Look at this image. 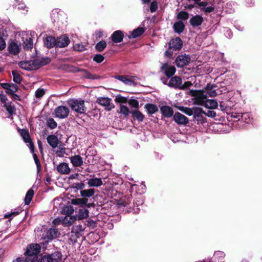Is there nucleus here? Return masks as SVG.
Wrapping results in <instances>:
<instances>
[{
    "instance_id": "obj_1",
    "label": "nucleus",
    "mask_w": 262,
    "mask_h": 262,
    "mask_svg": "<svg viewBox=\"0 0 262 262\" xmlns=\"http://www.w3.org/2000/svg\"><path fill=\"white\" fill-rule=\"evenodd\" d=\"M40 249V246L37 244L28 245L25 253L27 258L26 262H37V254L39 253Z\"/></svg>"
},
{
    "instance_id": "obj_2",
    "label": "nucleus",
    "mask_w": 262,
    "mask_h": 262,
    "mask_svg": "<svg viewBox=\"0 0 262 262\" xmlns=\"http://www.w3.org/2000/svg\"><path fill=\"white\" fill-rule=\"evenodd\" d=\"M192 95L196 97V100L199 104L204 105L207 108L214 109L217 107V101L213 99H207V95H204L203 92H197V94Z\"/></svg>"
},
{
    "instance_id": "obj_3",
    "label": "nucleus",
    "mask_w": 262,
    "mask_h": 262,
    "mask_svg": "<svg viewBox=\"0 0 262 262\" xmlns=\"http://www.w3.org/2000/svg\"><path fill=\"white\" fill-rule=\"evenodd\" d=\"M69 104L73 111L79 114H84L86 110L84 100L77 99L71 100L69 101Z\"/></svg>"
},
{
    "instance_id": "obj_4",
    "label": "nucleus",
    "mask_w": 262,
    "mask_h": 262,
    "mask_svg": "<svg viewBox=\"0 0 262 262\" xmlns=\"http://www.w3.org/2000/svg\"><path fill=\"white\" fill-rule=\"evenodd\" d=\"M176 69L174 66L169 64L168 62L161 63L160 72L167 77L170 78L175 74Z\"/></svg>"
},
{
    "instance_id": "obj_5",
    "label": "nucleus",
    "mask_w": 262,
    "mask_h": 262,
    "mask_svg": "<svg viewBox=\"0 0 262 262\" xmlns=\"http://www.w3.org/2000/svg\"><path fill=\"white\" fill-rule=\"evenodd\" d=\"M96 102L107 111H110L115 107L112 99L108 97H99L97 99Z\"/></svg>"
},
{
    "instance_id": "obj_6",
    "label": "nucleus",
    "mask_w": 262,
    "mask_h": 262,
    "mask_svg": "<svg viewBox=\"0 0 262 262\" xmlns=\"http://www.w3.org/2000/svg\"><path fill=\"white\" fill-rule=\"evenodd\" d=\"M216 86L213 84H208L206 87L204 88L203 91H200L199 92L204 93V95H207V96L213 97L217 95V93L215 92V88ZM192 94H197L196 91H191Z\"/></svg>"
},
{
    "instance_id": "obj_7",
    "label": "nucleus",
    "mask_w": 262,
    "mask_h": 262,
    "mask_svg": "<svg viewBox=\"0 0 262 262\" xmlns=\"http://www.w3.org/2000/svg\"><path fill=\"white\" fill-rule=\"evenodd\" d=\"M31 64L32 67V70H36L40 67L45 66L51 61V59L49 57H43L40 59H35L30 60Z\"/></svg>"
},
{
    "instance_id": "obj_8",
    "label": "nucleus",
    "mask_w": 262,
    "mask_h": 262,
    "mask_svg": "<svg viewBox=\"0 0 262 262\" xmlns=\"http://www.w3.org/2000/svg\"><path fill=\"white\" fill-rule=\"evenodd\" d=\"M69 112L70 110L68 107L60 105L55 110V117L59 119H64L68 116Z\"/></svg>"
},
{
    "instance_id": "obj_9",
    "label": "nucleus",
    "mask_w": 262,
    "mask_h": 262,
    "mask_svg": "<svg viewBox=\"0 0 262 262\" xmlns=\"http://www.w3.org/2000/svg\"><path fill=\"white\" fill-rule=\"evenodd\" d=\"M20 134L22 137L23 140L25 143H28V146L29 147L31 151L34 152V146L32 141L31 140L29 132L25 129H21L20 131Z\"/></svg>"
},
{
    "instance_id": "obj_10",
    "label": "nucleus",
    "mask_w": 262,
    "mask_h": 262,
    "mask_svg": "<svg viewBox=\"0 0 262 262\" xmlns=\"http://www.w3.org/2000/svg\"><path fill=\"white\" fill-rule=\"evenodd\" d=\"M190 61V57L188 55H179L176 59V64L177 67L180 68H183L186 65H188Z\"/></svg>"
},
{
    "instance_id": "obj_11",
    "label": "nucleus",
    "mask_w": 262,
    "mask_h": 262,
    "mask_svg": "<svg viewBox=\"0 0 262 262\" xmlns=\"http://www.w3.org/2000/svg\"><path fill=\"white\" fill-rule=\"evenodd\" d=\"M183 42L179 37L172 39L169 43V49L177 51L180 50L182 47Z\"/></svg>"
},
{
    "instance_id": "obj_12",
    "label": "nucleus",
    "mask_w": 262,
    "mask_h": 262,
    "mask_svg": "<svg viewBox=\"0 0 262 262\" xmlns=\"http://www.w3.org/2000/svg\"><path fill=\"white\" fill-rule=\"evenodd\" d=\"M173 119L179 125H185L188 123L187 117L179 112L175 113L173 115Z\"/></svg>"
},
{
    "instance_id": "obj_13",
    "label": "nucleus",
    "mask_w": 262,
    "mask_h": 262,
    "mask_svg": "<svg viewBox=\"0 0 262 262\" xmlns=\"http://www.w3.org/2000/svg\"><path fill=\"white\" fill-rule=\"evenodd\" d=\"M56 41V47L63 48L67 47L70 43L69 37L66 35H62L58 37Z\"/></svg>"
},
{
    "instance_id": "obj_14",
    "label": "nucleus",
    "mask_w": 262,
    "mask_h": 262,
    "mask_svg": "<svg viewBox=\"0 0 262 262\" xmlns=\"http://www.w3.org/2000/svg\"><path fill=\"white\" fill-rule=\"evenodd\" d=\"M182 79L179 76L172 77L167 84L170 87L180 89L182 84Z\"/></svg>"
},
{
    "instance_id": "obj_15",
    "label": "nucleus",
    "mask_w": 262,
    "mask_h": 262,
    "mask_svg": "<svg viewBox=\"0 0 262 262\" xmlns=\"http://www.w3.org/2000/svg\"><path fill=\"white\" fill-rule=\"evenodd\" d=\"M204 19L202 16L196 15L192 16L189 20L190 24L193 27L200 26L203 22Z\"/></svg>"
},
{
    "instance_id": "obj_16",
    "label": "nucleus",
    "mask_w": 262,
    "mask_h": 262,
    "mask_svg": "<svg viewBox=\"0 0 262 262\" xmlns=\"http://www.w3.org/2000/svg\"><path fill=\"white\" fill-rule=\"evenodd\" d=\"M160 112L162 115L166 118H170L173 114L172 108L167 105L162 106L160 108Z\"/></svg>"
},
{
    "instance_id": "obj_17",
    "label": "nucleus",
    "mask_w": 262,
    "mask_h": 262,
    "mask_svg": "<svg viewBox=\"0 0 262 262\" xmlns=\"http://www.w3.org/2000/svg\"><path fill=\"white\" fill-rule=\"evenodd\" d=\"M115 78L122 81L126 85L134 86L136 84V82L132 79V78H128L127 76L118 75L116 76Z\"/></svg>"
},
{
    "instance_id": "obj_18",
    "label": "nucleus",
    "mask_w": 262,
    "mask_h": 262,
    "mask_svg": "<svg viewBox=\"0 0 262 262\" xmlns=\"http://www.w3.org/2000/svg\"><path fill=\"white\" fill-rule=\"evenodd\" d=\"M57 171L62 174H68L71 171V169L67 163H61L57 167Z\"/></svg>"
},
{
    "instance_id": "obj_19",
    "label": "nucleus",
    "mask_w": 262,
    "mask_h": 262,
    "mask_svg": "<svg viewBox=\"0 0 262 262\" xmlns=\"http://www.w3.org/2000/svg\"><path fill=\"white\" fill-rule=\"evenodd\" d=\"M44 45L49 49L56 46V41L54 37L47 36L43 39Z\"/></svg>"
},
{
    "instance_id": "obj_20",
    "label": "nucleus",
    "mask_w": 262,
    "mask_h": 262,
    "mask_svg": "<svg viewBox=\"0 0 262 262\" xmlns=\"http://www.w3.org/2000/svg\"><path fill=\"white\" fill-rule=\"evenodd\" d=\"M70 161L73 166L79 167L83 164V159L79 155H75L70 158Z\"/></svg>"
},
{
    "instance_id": "obj_21",
    "label": "nucleus",
    "mask_w": 262,
    "mask_h": 262,
    "mask_svg": "<svg viewBox=\"0 0 262 262\" xmlns=\"http://www.w3.org/2000/svg\"><path fill=\"white\" fill-rule=\"evenodd\" d=\"M123 33L120 30L115 31L111 36L112 40L115 43L121 42L123 40Z\"/></svg>"
},
{
    "instance_id": "obj_22",
    "label": "nucleus",
    "mask_w": 262,
    "mask_h": 262,
    "mask_svg": "<svg viewBox=\"0 0 262 262\" xmlns=\"http://www.w3.org/2000/svg\"><path fill=\"white\" fill-rule=\"evenodd\" d=\"M49 144L53 148H56L59 143V140L56 136L54 135H49L47 138Z\"/></svg>"
},
{
    "instance_id": "obj_23",
    "label": "nucleus",
    "mask_w": 262,
    "mask_h": 262,
    "mask_svg": "<svg viewBox=\"0 0 262 262\" xmlns=\"http://www.w3.org/2000/svg\"><path fill=\"white\" fill-rule=\"evenodd\" d=\"M88 184L89 187H99L103 184L101 178H95L88 180Z\"/></svg>"
},
{
    "instance_id": "obj_24",
    "label": "nucleus",
    "mask_w": 262,
    "mask_h": 262,
    "mask_svg": "<svg viewBox=\"0 0 262 262\" xmlns=\"http://www.w3.org/2000/svg\"><path fill=\"white\" fill-rule=\"evenodd\" d=\"M23 47L25 49L29 50H31L33 46V40L31 37L26 36L25 38L23 37Z\"/></svg>"
},
{
    "instance_id": "obj_25",
    "label": "nucleus",
    "mask_w": 262,
    "mask_h": 262,
    "mask_svg": "<svg viewBox=\"0 0 262 262\" xmlns=\"http://www.w3.org/2000/svg\"><path fill=\"white\" fill-rule=\"evenodd\" d=\"M185 29V25L182 21L180 20L174 24L173 29L174 31L178 34H180L183 32Z\"/></svg>"
},
{
    "instance_id": "obj_26",
    "label": "nucleus",
    "mask_w": 262,
    "mask_h": 262,
    "mask_svg": "<svg viewBox=\"0 0 262 262\" xmlns=\"http://www.w3.org/2000/svg\"><path fill=\"white\" fill-rule=\"evenodd\" d=\"M76 71L83 72V77L87 79L94 80V79H98L100 78V77L99 76L96 75V74H93L90 73L89 72H88L86 70H81V69H78L76 70Z\"/></svg>"
},
{
    "instance_id": "obj_27",
    "label": "nucleus",
    "mask_w": 262,
    "mask_h": 262,
    "mask_svg": "<svg viewBox=\"0 0 262 262\" xmlns=\"http://www.w3.org/2000/svg\"><path fill=\"white\" fill-rule=\"evenodd\" d=\"M95 192V190L94 189L90 188L88 189H84L80 191V195L84 198L88 199V198H90L93 196Z\"/></svg>"
},
{
    "instance_id": "obj_28",
    "label": "nucleus",
    "mask_w": 262,
    "mask_h": 262,
    "mask_svg": "<svg viewBox=\"0 0 262 262\" xmlns=\"http://www.w3.org/2000/svg\"><path fill=\"white\" fill-rule=\"evenodd\" d=\"M8 49L10 53L17 55L19 52L20 48L16 42H11L8 46Z\"/></svg>"
},
{
    "instance_id": "obj_29",
    "label": "nucleus",
    "mask_w": 262,
    "mask_h": 262,
    "mask_svg": "<svg viewBox=\"0 0 262 262\" xmlns=\"http://www.w3.org/2000/svg\"><path fill=\"white\" fill-rule=\"evenodd\" d=\"M76 220L74 216H66L62 218V225L64 226H70L72 225Z\"/></svg>"
},
{
    "instance_id": "obj_30",
    "label": "nucleus",
    "mask_w": 262,
    "mask_h": 262,
    "mask_svg": "<svg viewBox=\"0 0 262 262\" xmlns=\"http://www.w3.org/2000/svg\"><path fill=\"white\" fill-rule=\"evenodd\" d=\"M144 108L149 114H153L158 111V107L152 103H147L144 106Z\"/></svg>"
},
{
    "instance_id": "obj_31",
    "label": "nucleus",
    "mask_w": 262,
    "mask_h": 262,
    "mask_svg": "<svg viewBox=\"0 0 262 262\" xmlns=\"http://www.w3.org/2000/svg\"><path fill=\"white\" fill-rule=\"evenodd\" d=\"M52 262H59L62 258V255L60 252L56 251L51 254H49Z\"/></svg>"
},
{
    "instance_id": "obj_32",
    "label": "nucleus",
    "mask_w": 262,
    "mask_h": 262,
    "mask_svg": "<svg viewBox=\"0 0 262 262\" xmlns=\"http://www.w3.org/2000/svg\"><path fill=\"white\" fill-rule=\"evenodd\" d=\"M144 29L142 27H138V28L134 30L129 36L130 38H136L141 35L144 32Z\"/></svg>"
},
{
    "instance_id": "obj_33",
    "label": "nucleus",
    "mask_w": 262,
    "mask_h": 262,
    "mask_svg": "<svg viewBox=\"0 0 262 262\" xmlns=\"http://www.w3.org/2000/svg\"><path fill=\"white\" fill-rule=\"evenodd\" d=\"M19 67L27 71H32V67L30 61H21L19 62Z\"/></svg>"
},
{
    "instance_id": "obj_34",
    "label": "nucleus",
    "mask_w": 262,
    "mask_h": 262,
    "mask_svg": "<svg viewBox=\"0 0 262 262\" xmlns=\"http://www.w3.org/2000/svg\"><path fill=\"white\" fill-rule=\"evenodd\" d=\"M117 112L122 114L125 117H126L129 115L130 113H132L128 108V107L124 104H120L119 110L117 111Z\"/></svg>"
},
{
    "instance_id": "obj_35",
    "label": "nucleus",
    "mask_w": 262,
    "mask_h": 262,
    "mask_svg": "<svg viewBox=\"0 0 262 262\" xmlns=\"http://www.w3.org/2000/svg\"><path fill=\"white\" fill-rule=\"evenodd\" d=\"M89 216V211L86 209H81L78 211L77 217L79 220L86 219Z\"/></svg>"
},
{
    "instance_id": "obj_36",
    "label": "nucleus",
    "mask_w": 262,
    "mask_h": 262,
    "mask_svg": "<svg viewBox=\"0 0 262 262\" xmlns=\"http://www.w3.org/2000/svg\"><path fill=\"white\" fill-rule=\"evenodd\" d=\"M47 234L48 238L52 239L58 236V230L56 228L50 229L48 230Z\"/></svg>"
},
{
    "instance_id": "obj_37",
    "label": "nucleus",
    "mask_w": 262,
    "mask_h": 262,
    "mask_svg": "<svg viewBox=\"0 0 262 262\" xmlns=\"http://www.w3.org/2000/svg\"><path fill=\"white\" fill-rule=\"evenodd\" d=\"M88 202V199L86 198H79L73 199L72 201V203L74 205H85Z\"/></svg>"
},
{
    "instance_id": "obj_38",
    "label": "nucleus",
    "mask_w": 262,
    "mask_h": 262,
    "mask_svg": "<svg viewBox=\"0 0 262 262\" xmlns=\"http://www.w3.org/2000/svg\"><path fill=\"white\" fill-rule=\"evenodd\" d=\"M33 195L34 191L33 189H30L27 191L24 200L26 204L28 205L30 204L33 196Z\"/></svg>"
},
{
    "instance_id": "obj_39",
    "label": "nucleus",
    "mask_w": 262,
    "mask_h": 262,
    "mask_svg": "<svg viewBox=\"0 0 262 262\" xmlns=\"http://www.w3.org/2000/svg\"><path fill=\"white\" fill-rule=\"evenodd\" d=\"M106 42L104 40H101L95 46V49L98 52L103 51L106 47Z\"/></svg>"
},
{
    "instance_id": "obj_40",
    "label": "nucleus",
    "mask_w": 262,
    "mask_h": 262,
    "mask_svg": "<svg viewBox=\"0 0 262 262\" xmlns=\"http://www.w3.org/2000/svg\"><path fill=\"white\" fill-rule=\"evenodd\" d=\"M133 117L139 121H142L144 118V116L140 111L136 110L132 112Z\"/></svg>"
},
{
    "instance_id": "obj_41",
    "label": "nucleus",
    "mask_w": 262,
    "mask_h": 262,
    "mask_svg": "<svg viewBox=\"0 0 262 262\" xmlns=\"http://www.w3.org/2000/svg\"><path fill=\"white\" fill-rule=\"evenodd\" d=\"M177 18L178 19L186 20L189 18V14L186 11H181L177 14Z\"/></svg>"
},
{
    "instance_id": "obj_42",
    "label": "nucleus",
    "mask_w": 262,
    "mask_h": 262,
    "mask_svg": "<svg viewBox=\"0 0 262 262\" xmlns=\"http://www.w3.org/2000/svg\"><path fill=\"white\" fill-rule=\"evenodd\" d=\"M47 125L50 129H54L57 126V123L54 120V119L50 118L48 119L47 121Z\"/></svg>"
},
{
    "instance_id": "obj_43",
    "label": "nucleus",
    "mask_w": 262,
    "mask_h": 262,
    "mask_svg": "<svg viewBox=\"0 0 262 262\" xmlns=\"http://www.w3.org/2000/svg\"><path fill=\"white\" fill-rule=\"evenodd\" d=\"M5 107L7 111L10 115H12L15 114L16 109L14 105L11 103H8L5 104Z\"/></svg>"
},
{
    "instance_id": "obj_44",
    "label": "nucleus",
    "mask_w": 262,
    "mask_h": 262,
    "mask_svg": "<svg viewBox=\"0 0 262 262\" xmlns=\"http://www.w3.org/2000/svg\"><path fill=\"white\" fill-rule=\"evenodd\" d=\"M12 74L13 77V81L16 83H20L21 81V78L18 72L16 71H13Z\"/></svg>"
},
{
    "instance_id": "obj_45",
    "label": "nucleus",
    "mask_w": 262,
    "mask_h": 262,
    "mask_svg": "<svg viewBox=\"0 0 262 262\" xmlns=\"http://www.w3.org/2000/svg\"><path fill=\"white\" fill-rule=\"evenodd\" d=\"M18 90V86L16 84L10 83L9 91H7V94H11L15 93Z\"/></svg>"
},
{
    "instance_id": "obj_46",
    "label": "nucleus",
    "mask_w": 262,
    "mask_h": 262,
    "mask_svg": "<svg viewBox=\"0 0 262 262\" xmlns=\"http://www.w3.org/2000/svg\"><path fill=\"white\" fill-rule=\"evenodd\" d=\"M115 101L117 103H119L120 104H123V103H126L128 101V99L126 97H122V96H118L117 97Z\"/></svg>"
},
{
    "instance_id": "obj_47",
    "label": "nucleus",
    "mask_w": 262,
    "mask_h": 262,
    "mask_svg": "<svg viewBox=\"0 0 262 262\" xmlns=\"http://www.w3.org/2000/svg\"><path fill=\"white\" fill-rule=\"evenodd\" d=\"M127 103L133 107L138 108L139 107V102L134 99H131L128 100Z\"/></svg>"
},
{
    "instance_id": "obj_48",
    "label": "nucleus",
    "mask_w": 262,
    "mask_h": 262,
    "mask_svg": "<svg viewBox=\"0 0 262 262\" xmlns=\"http://www.w3.org/2000/svg\"><path fill=\"white\" fill-rule=\"evenodd\" d=\"M45 94V91L43 89H38L35 92V96L37 98H40Z\"/></svg>"
},
{
    "instance_id": "obj_49",
    "label": "nucleus",
    "mask_w": 262,
    "mask_h": 262,
    "mask_svg": "<svg viewBox=\"0 0 262 262\" xmlns=\"http://www.w3.org/2000/svg\"><path fill=\"white\" fill-rule=\"evenodd\" d=\"M104 59V57L101 54H96L94 56L93 58L94 61H96L97 63H101Z\"/></svg>"
},
{
    "instance_id": "obj_50",
    "label": "nucleus",
    "mask_w": 262,
    "mask_h": 262,
    "mask_svg": "<svg viewBox=\"0 0 262 262\" xmlns=\"http://www.w3.org/2000/svg\"><path fill=\"white\" fill-rule=\"evenodd\" d=\"M158 8V3L154 1L150 4V11L151 13L155 12L157 10Z\"/></svg>"
},
{
    "instance_id": "obj_51",
    "label": "nucleus",
    "mask_w": 262,
    "mask_h": 262,
    "mask_svg": "<svg viewBox=\"0 0 262 262\" xmlns=\"http://www.w3.org/2000/svg\"><path fill=\"white\" fill-rule=\"evenodd\" d=\"M85 187V184L83 183H77L73 184V188L77 190H82Z\"/></svg>"
},
{
    "instance_id": "obj_52",
    "label": "nucleus",
    "mask_w": 262,
    "mask_h": 262,
    "mask_svg": "<svg viewBox=\"0 0 262 262\" xmlns=\"http://www.w3.org/2000/svg\"><path fill=\"white\" fill-rule=\"evenodd\" d=\"M40 262H52L49 254L45 255L40 259Z\"/></svg>"
},
{
    "instance_id": "obj_53",
    "label": "nucleus",
    "mask_w": 262,
    "mask_h": 262,
    "mask_svg": "<svg viewBox=\"0 0 262 262\" xmlns=\"http://www.w3.org/2000/svg\"><path fill=\"white\" fill-rule=\"evenodd\" d=\"M192 85V83L190 81H186L184 82V84H181V86L180 89L185 90L189 88Z\"/></svg>"
},
{
    "instance_id": "obj_54",
    "label": "nucleus",
    "mask_w": 262,
    "mask_h": 262,
    "mask_svg": "<svg viewBox=\"0 0 262 262\" xmlns=\"http://www.w3.org/2000/svg\"><path fill=\"white\" fill-rule=\"evenodd\" d=\"M203 113L209 117L214 118L216 116V113L213 111L208 110L207 112H203Z\"/></svg>"
},
{
    "instance_id": "obj_55",
    "label": "nucleus",
    "mask_w": 262,
    "mask_h": 262,
    "mask_svg": "<svg viewBox=\"0 0 262 262\" xmlns=\"http://www.w3.org/2000/svg\"><path fill=\"white\" fill-rule=\"evenodd\" d=\"M181 111H182L183 112L185 113L187 115H188L189 116L191 115L192 114V111L191 108L185 107H183L182 108L180 109Z\"/></svg>"
},
{
    "instance_id": "obj_56",
    "label": "nucleus",
    "mask_w": 262,
    "mask_h": 262,
    "mask_svg": "<svg viewBox=\"0 0 262 262\" xmlns=\"http://www.w3.org/2000/svg\"><path fill=\"white\" fill-rule=\"evenodd\" d=\"M214 7L213 6L204 7L202 9V10H203V11H204L205 12H206V13L212 12L214 11Z\"/></svg>"
},
{
    "instance_id": "obj_57",
    "label": "nucleus",
    "mask_w": 262,
    "mask_h": 262,
    "mask_svg": "<svg viewBox=\"0 0 262 262\" xmlns=\"http://www.w3.org/2000/svg\"><path fill=\"white\" fill-rule=\"evenodd\" d=\"M74 48L75 50L78 51H82L84 49V46L83 45H80L79 44L75 45L74 46Z\"/></svg>"
},
{
    "instance_id": "obj_58",
    "label": "nucleus",
    "mask_w": 262,
    "mask_h": 262,
    "mask_svg": "<svg viewBox=\"0 0 262 262\" xmlns=\"http://www.w3.org/2000/svg\"><path fill=\"white\" fill-rule=\"evenodd\" d=\"M73 229L75 230L77 232H81L83 230V227L81 225L74 226L73 227Z\"/></svg>"
},
{
    "instance_id": "obj_59",
    "label": "nucleus",
    "mask_w": 262,
    "mask_h": 262,
    "mask_svg": "<svg viewBox=\"0 0 262 262\" xmlns=\"http://www.w3.org/2000/svg\"><path fill=\"white\" fill-rule=\"evenodd\" d=\"M247 116L248 117V118H247V123H251L254 121V118L252 116L251 113H247Z\"/></svg>"
},
{
    "instance_id": "obj_60",
    "label": "nucleus",
    "mask_w": 262,
    "mask_h": 262,
    "mask_svg": "<svg viewBox=\"0 0 262 262\" xmlns=\"http://www.w3.org/2000/svg\"><path fill=\"white\" fill-rule=\"evenodd\" d=\"M62 218H56L53 221V224L55 225H58L60 224H62Z\"/></svg>"
},
{
    "instance_id": "obj_61",
    "label": "nucleus",
    "mask_w": 262,
    "mask_h": 262,
    "mask_svg": "<svg viewBox=\"0 0 262 262\" xmlns=\"http://www.w3.org/2000/svg\"><path fill=\"white\" fill-rule=\"evenodd\" d=\"M66 153V148H61L59 150H58L56 152L58 156L62 157L63 155Z\"/></svg>"
},
{
    "instance_id": "obj_62",
    "label": "nucleus",
    "mask_w": 262,
    "mask_h": 262,
    "mask_svg": "<svg viewBox=\"0 0 262 262\" xmlns=\"http://www.w3.org/2000/svg\"><path fill=\"white\" fill-rule=\"evenodd\" d=\"M6 47V43L2 37H0V50L4 49Z\"/></svg>"
},
{
    "instance_id": "obj_63",
    "label": "nucleus",
    "mask_w": 262,
    "mask_h": 262,
    "mask_svg": "<svg viewBox=\"0 0 262 262\" xmlns=\"http://www.w3.org/2000/svg\"><path fill=\"white\" fill-rule=\"evenodd\" d=\"M220 107L222 111H225L227 106L225 102L222 101L220 103Z\"/></svg>"
},
{
    "instance_id": "obj_64",
    "label": "nucleus",
    "mask_w": 262,
    "mask_h": 262,
    "mask_svg": "<svg viewBox=\"0 0 262 262\" xmlns=\"http://www.w3.org/2000/svg\"><path fill=\"white\" fill-rule=\"evenodd\" d=\"M170 49L167 50L165 52L164 55L166 57H170L173 55V52L170 51Z\"/></svg>"
}]
</instances>
